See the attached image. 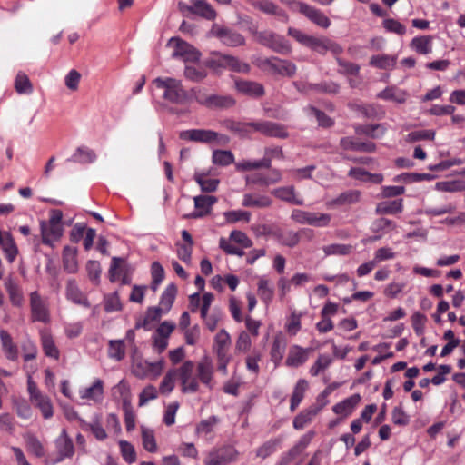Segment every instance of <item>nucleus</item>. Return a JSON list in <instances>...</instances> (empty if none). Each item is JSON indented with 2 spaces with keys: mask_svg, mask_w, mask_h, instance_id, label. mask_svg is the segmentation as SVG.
<instances>
[{
  "mask_svg": "<svg viewBox=\"0 0 465 465\" xmlns=\"http://www.w3.org/2000/svg\"><path fill=\"white\" fill-rule=\"evenodd\" d=\"M288 35L301 45L322 54H324L329 50L335 54H340L342 52V47L340 45L327 37H315L293 27H289Z\"/></svg>",
  "mask_w": 465,
  "mask_h": 465,
  "instance_id": "nucleus-1",
  "label": "nucleus"
},
{
  "mask_svg": "<svg viewBox=\"0 0 465 465\" xmlns=\"http://www.w3.org/2000/svg\"><path fill=\"white\" fill-rule=\"evenodd\" d=\"M40 229L42 242L54 247V243L59 242L64 234L62 211L58 209L51 210L49 220L41 221Z\"/></svg>",
  "mask_w": 465,
  "mask_h": 465,
  "instance_id": "nucleus-2",
  "label": "nucleus"
},
{
  "mask_svg": "<svg viewBox=\"0 0 465 465\" xmlns=\"http://www.w3.org/2000/svg\"><path fill=\"white\" fill-rule=\"evenodd\" d=\"M205 66L216 74H220L225 69L245 74L251 70L248 64L241 62L233 55L223 54L220 52H213L212 56L205 61Z\"/></svg>",
  "mask_w": 465,
  "mask_h": 465,
  "instance_id": "nucleus-3",
  "label": "nucleus"
},
{
  "mask_svg": "<svg viewBox=\"0 0 465 465\" xmlns=\"http://www.w3.org/2000/svg\"><path fill=\"white\" fill-rule=\"evenodd\" d=\"M155 86L163 90V97L172 104H182L187 99V92L183 89L182 82L174 78H156Z\"/></svg>",
  "mask_w": 465,
  "mask_h": 465,
  "instance_id": "nucleus-4",
  "label": "nucleus"
},
{
  "mask_svg": "<svg viewBox=\"0 0 465 465\" xmlns=\"http://www.w3.org/2000/svg\"><path fill=\"white\" fill-rule=\"evenodd\" d=\"M254 40L260 45L266 46L275 53L288 54L292 52V46L288 40L274 32L253 31Z\"/></svg>",
  "mask_w": 465,
  "mask_h": 465,
  "instance_id": "nucleus-5",
  "label": "nucleus"
},
{
  "mask_svg": "<svg viewBox=\"0 0 465 465\" xmlns=\"http://www.w3.org/2000/svg\"><path fill=\"white\" fill-rule=\"evenodd\" d=\"M259 66L271 74L285 77H292L297 71V67L292 62L275 56L263 59L260 62Z\"/></svg>",
  "mask_w": 465,
  "mask_h": 465,
  "instance_id": "nucleus-6",
  "label": "nucleus"
},
{
  "mask_svg": "<svg viewBox=\"0 0 465 465\" xmlns=\"http://www.w3.org/2000/svg\"><path fill=\"white\" fill-rule=\"evenodd\" d=\"M182 140H187L196 143H211L216 140L222 144H226L229 142V137L218 133L206 130V129H191L183 131L180 134Z\"/></svg>",
  "mask_w": 465,
  "mask_h": 465,
  "instance_id": "nucleus-7",
  "label": "nucleus"
},
{
  "mask_svg": "<svg viewBox=\"0 0 465 465\" xmlns=\"http://www.w3.org/2000/svg\"><path fill=\"white\" fill-rule=\"evenodd\" d=\"M291 218L297 223L316 227H326L331 220L329 213L307 212L300 209L293 210Z\"/></svg>",
  "mask_w": 465,
  "mask_h": 465,
  "instance_id": "nucleus-8",
  "label": "nucleus"
},
{
  "mask_svg": "<svg viewBox=\"0 0 465 465\" xmlns=\"http://www.w3.org/2000/svg\"><path fill=\"white\" fill-rule=\"evenodd\" d=\"M195 364L192 361H184L177 371V377L181 381L182 391L183 393H193L199 390L197 378L193 376Z\"/></svg>",
  "mask_w": 465,
  "mask_h": 465,
  "instance_id": "nucleus-9",
  "label": "nucleus"
},
{
  "mask_svg": "<svg viewBox=\"0 0 465 465\" xmlns=\"http://www.w3.org/2000/svg\"><path fill=\"white\" fill-rule=\"evenodd\" d=\"M211 35L218 38L223 45L237 47L245 45V38L241 34L224 26L214 24L210 31Z\"/></svg>",
  "mask_w": 465,
  "mask_h": 465,
  "instance_id": "nucleus-10",
  "label": "nucleus"
},
{
  "mask_svg": "<svg viewBox=\"0 0 465 465\" xmlns=\"http://www.w3.org/2000/svg\"><path fill=\"white\" fill-rule=\"evenodd\" d=\"M238 457V451L232 446H223L222 448L211 450L205 460V465H226L235 461Z\"/></svg>",
  "mask_w": 465,
  "mask_h": 465,
  "instance_id": "nucleus-11",
  "label": "nucleus"
},
{
  "mask_svg": "<svg viewBox=\"0 0 465 465\" xmlns=\"http://www.w3.org/2000/svg\"><path fill=\"white\" fill-rule=\"evenodd\" d=\"M252 130L268 136L280 139H286L289 137L287 127L282 124L272 121H259L252 122Z\"/></svg>",
  "mask_w": 465,
  "mask_h": 465,
  "instance_id": "nucleus-12",
  "label": "nucleus"
},
{
  "mask_svg": "<svg viewBox=\"0 0 465 465\" xmlns=\"http://www.w3.org/2000/svg\"><path fill=\"white\" fill-rule=\"evenodd\" d=\"M174 43V51L173 53V58H181L184 62H198L201 57V53L192 45L187 42L173 37L169 40V44Z\"/></svg>",
  "mask_w": 465,
  "mask_h": 465,
  "instance_id": "nucleus-13",
  "label": "nucleus"
},
{
  "mask_svg": "<svg viewBox=\"0 0 465 465\" xmlns=\"http://www.w3.org/2000/svg\"><path fill=\"white\" fill-rule=\"evenodd\" d=\"M31 404L38 409L45 419H49L54 414V407L50 398L43 394L31 381Z\"/></svg>",
  "mask_w": 465,
  "mask_h": 465,
  "instance_id": "nucleus-14",
  "label": "nucleus"
},
{
  "mask_svg": "<svg viewBox=\"0 0 465 465\" xmlns=\"http://www.w3.org/2000/svg\"><path fill=\"white\" fill-rule=\"evenodd\" d=\"M297 7L301 14L318 26L322 28H328L330 26V19L321 10L302 2H297Z\"/></svg>",
  "mask_w": 465,
  "mask_h": 465,
  "instance_id": "nucleus-15",
  "label": "nucleus"
},
{
  "mask_svg": "<svg viewBox=\"0 0 465 465\" xmlns=\"http://www.w3.org/2000/svg\"><path fill=\"white\" fill-rule=\"evenodd\" d=\"M196 378L209 389L213 388V365L212 359L203 356L196 364Z\"/></svg>",
  "mask_w": 465,
  "mask_h": 465,
  "instance_id": "nucleus-16",
  "label": "nucleus"
},
{
  "mask_svg": "<svg viewBox=\"0 0 465 465\" xmlns=\"http://www.w3.org/2000/svg\"><path fill=\"white\" fill-rule=\"evenodd\" d=\"M361 193L359 190H348L337 197L325 203L328 209H335L342 206H349L360 202Z\"/></svg>",
  "mask_w": 465,
  "mask_h": 465,
  "instance_id": "nucleus-17",
  "label": "nucleus"
},
{
  "mask_svg": "<svg viewBox=\"0 0 465 465\" xmlns=\"http://www.w3.org/2000/svg\"><path fill=\"white\" fill-rule=\"evenodd\" d=\"M55 448L59 456V461L66 458H72L74 454V442L65 430H63L61 434L55 440Z\"/></svg>",
  "mask_w": 465,
  "mask_h": 465,
  "instance_id": "nucleus-18",
  "label": "nucleus"
},
{
  "mask_svg": "<svg viewBox=\"0 0 465 465\" xmlns=\"http://www.w3.org/2000/svg\"><path fill=\"white\" fill-rule=\"evenodd\" d=\"M195 211L191 214L192 218H201L211 213L213 205L217 198L213 195H199L193 198Z\"/></svg>",
  "mask_w": 465,
  "mask_h": 465,
  "instance_id": "nucleus-19",
  "label": "nucleus"
},
{
  "mask_svg": "<svg viewBox=\"0 0 465 465\" xmlns=\"http://www.w3.org/2000/svg\"><path fill=\"white\" fill-rule=\"evenodd\" d=\"M31 318L43 322H49V312L45 302L36 292L31 293Z\"/></svg>",
  "mask_w": 465,
  "mask_h": 465,
  "instance_id": "nucleus-20",
  "label": "nucleus"
},
{
  "mask_svg": "<svg viewBox=\"0 0 465 465\" xmlns=\"http://www.w3.org/2000/svg\"><path fill=\"white\" fill-rule=\"evenodd\" d=\"M312 349H303L298 345H293L290 348L285 364L288 367L297 368L302 365L308 359L309 353Z\"/></svg>",
  "mask_w": 465,
  "mask_h": 465,
  "instance_id": "nucleus-21",
  "label": "nucleus"
},
{
  "mask_svg": "<svg viewBox=\"0 0 465 465\" xmlns=\"http://www.w3.org/2000/svg\"><path fill=\"white\" fill-rule=\"evenodd\" d=\"M272 193L276 198L291 204L301 206L304 203L303 199L297 194L295 188L292 185L276 188L272 192Z\"/></svg>",
  "mask_w": 465,
  "mask_h": 465,
  "instance_id": "nucleus-22",
  "label": "nucleus"
},
{
  "mask_svg": "<svg viewBox=\"0 0 465 465\" xmlns=\"http://www.w3.org/2000/svg\"><path fill=\"white\" fill-rule=\"evenodd\" d=\"M235 86L238 92L252 96V97H262L264 95L265 91L264 87L262 84L253 82V81H247V80H240L235 82Z\"/></svg>",
  "mask_w": 465,
  "mask_h": 465,
  "instance_id": "nucleus-23",
  "label": "nucleus"
},
{
  "mask_svg": "<svg viewBox=\"0 0 465 465\" xmlns=\"http://www.w3.org/2000/svg\"><path fill=\"white\" fill-rule=\"evenodd\" d=\"M193 5L186 6V11L208 20H214L216 12L206 0H192Z\"/></svg>",
  "mask_w": 465,
  "mask_h": 465,
  "instance_id": "nucleus-24",
  "label": "nucleus"
},
{
  "mask_svg": "<svg viewBox=\"0 0 465 465\" xmlns=\"http://www.w3.org/2000/svg\"><path fill=\"white\" fill-rule=\"evenodd\" d=\"M63 267L68 273H75L78 271L77 249L64 246L63 250Z\"/></svg>",
  "mask_w": 465,
  "mask_h": 465,
  "instance_id": "nucleus-25",
  "label": "nucleus"
},
{
  "mask_svg": "<svg viewBox=\"0 0 465 465\" xmlns=\"http://www.w3.org/2000/svg\"><path fill=\"white\" fill-rule=\"evenodd\" d=\"M403 211V200L382 201L377 203L375 213L379 215L398 214Z\"/></svg>",
  "mask_w": 465,
  "mask_h": 465,
  "instance_id": "nucleus-26",
  "label": "nucleus"
},
{
  "mask_svg": "<svg viewBox=\"0 0 465 465\" xmlns=\"http://www.w3.org/2000/svg\"><path fill=\"white\" fill-rule=\"evenodd\" d=\"M340 145L344 150H351L357 152L372 153L376 150L375 143L371 142L361 143L355 141L352 137H343L340 141Z\"/></svg>",
  "mask_w": 465,
  "mask_h": 465,
  "instance_id": "nucleus-27",
  "label": "nucleus"
},
{
  "mask_svg": "<svg viewBox=\"0 0 465 465\" xmlns=\"http://www.w3.org/2000/svg\"><path fill=\"white\" fill-rule=\"evenodd\" d=\"M0 340L2 350L5 355V357L10 361H15L18 358V348L13 342V339L10 334L5 331H0Z\"/></svg>",
  "mask_w": 465,
  "mask_h": 465,
  "instance_id": "nucleus-28",
  "label": "nucleus"
},
{
  "mask_svg": "<svg viewBox=\"0 0 465 465\" xmlns=\"http://www.w3.org/2000/svg\"><path fill=\"white\" fill-rule=\"evenodd\" d=\"M377 97L383 100H389L397 104H404L407 100L408 94L396 86H390L382 90L377 94Z\"/></svg>",
  "mask_w": 465,
  "mask_h": 465,
  "instance_id": "nucleus-29",
  "label": "nucleus"
},
{
  "mask_svg": "<svg viewBox=\"0 0 465 465\" xmlns=\"http://www.w3.org/2000/svg\"><path fill=\"white\" fill-rule=\"evenodd\" d=\"M163 369V362L158 361L155 363H150L148 361H139L134 363L133 365V373L139 377L143 378L146 376L150 371H156V374H159Z\"/></svg>",
  "mask_w": 465,
  "mask_h": 465,
  "instance_id": "nucleus-30",
  "label": "nucleus"
},
{
  "mask_svg": "<svg viewBox=\"0 0 465 465\" xmlns=\"http://www.w3.org/2000/svg\"><path fill=\"white\" fill-rule=\"evenodd\" d=\"M0 247L6 255L7 260L12 262L16 257L17 248L8 232L0 231Z\"/></svg>",
  "mask_w": 465,
  "mask_h": 465,
  "instance_id": "nucleus-31",
  "label": "nucleus"
},
{
  "mask_svg": "<svg viewBox=\"0 0 465 465\" xmlns=\"http://www.w3.org/2000/svg\"><path fill=\"white\" fill-rule=\"evenodd\" d=\"M41 343L43 351L47 357L55 360L59 359V350L54 343L53 336L46 330L41 331Z\"/></svg>",
  "mask_w": 465,
  "mask_h": 465,
  "instance_id": "nucleus-32",
  "label": "nucleus"
},
{
  "mask_svg": "<svg viewBox=\"0 0 465 465\" xmlns=\"http://www.w3.org/2000/svg\"><path fill=\"white\" fill-rule=\"evenodd\" d=\"M360 401L361 396L359 394H353L351 397L345 399L344 401L335 404L332 410L336 414L348 416L352 412L353 409L359 404Z\"/></svg>",
  "mask_w": 465,
  "mask_h": 465,
  "instance_id": "nucleus-33",
  "label": "nucleus"
},
{
  "mask_svg": "<svg viewBox=\"0 0 465 465\" xmlns=\"http://www.w3.org/2000/svg\"><path fill=\"white\" fill-rule=\"evenodd\" d=\"M232 344L230 334L224 330H220L214 337L213 345V353L229 352Z\"/></svg>",
  "mask_w": 465,
  "mask_h": 465,
  "instance_id": "nucleus-34",
  "label": "nucleus"
},
{
  "mask_svg": "<svg viewBox=\"0 0 465 465\" xmlns=\"http://www.w3.org/2000/svg\"><path fill=\"white\" fill-rule=\"evenodd\" d=\"M272 199L266 195L246 193L243 195L242 206L254 208H266L272 205Z\"/></svg>",
  "mask_w": 465,
  "mask_h": 465,
  "instance_id": "nucleus-35",
  "label": "nucleus"
},
{
  "mask_svg": "<svg viewBox=\"0 0 465 465\" xmlns=\"http://www.w3.org/2000/svg\"><path fill=\"white\" fill-rule=\"evenodd\" d=\"M355 133L358 135H367L371 138H379L384 135L386 128L381 124H359L354 127Z\"/></svg>",
  "mask_w": 465,
  "mask_h": 465,
  "instance_id": "nucleus-36",
  "label": "nucleus"
},
{
  "mask_svg": "<svg viewBox=\"0 0 465 465\" xmlns=\"http://www.w3.org/2000/svg\"><path fill=\"white\" fill-rule=\"evenodd\" d=\"M66 296L76 304L89 307L90 304L86 296L80 291L74 281H69L66 286Z\"/></svg>",
  "mask_w": 465,
  "mask_h": 465,
  "instance_id": "nucleus-37",
  "label": "nucleus"
},
{
  "mask_svg": "<svg viewBox=\"0 0 465 465\" xmlns=\"http://www.w3.org/2000/svg\"><path fill=\"white\" fill-rule=\"evenodd\" d=\"M254 6L262 12L269 15H275L280 17L283 22H288V15L280 9L274 3L269 0H262L254 4Z\"/></svg>",
  "mask_w": 465,
  "mask_h": 465,
  "instance_id": "nucleus-38",
  "label": "nucleus"
},
{
  "mask_svg": "<svg viewBox=\"0 0 465 465\" xmlns=\"http://www.w3.org/2000/svg\"><path fill=\"white\" fill-rule=\"evenodd\" d=\"M433 37L431 35H422L414 37L410 45L418 54H428L431 53V43Z\"/></svg>",
  "mask_w": 465,
  "mask_h": 465,
  "instance_id": "nucleus-39",
  "label": "nucleus"
},
{
  "mask_svg": "<svg viewBox=\"0 0 465 465\" xmlns=\"http://www.w3.org/2000/svg\"><path fill=\"white\" fill-rule=\"evenodd\" d=\"M308 389V382L304 379H300L293 390L292 395L291 397V404H290V410L292 411H294L296 408L299 406L301 401H302L304 397V393L306 390Z\"/></svg>",
  "mask_w": 465,
  "mask_h": 465,
  "instance_id": "nucleus-40",
  "label": "nucleus"
},
{
  "mask_svg": "<svg viewBox=\"0 0 465 465\" xmlns=\"http://www.w3.org/2000/svg\"><path fill=\"white\" fill-rule=\"evenodd\" d=\"M223 124L227 130L238 134L241 137L248 136V134L251 133V130L252 129V122L242 123L233 120H225Z\"/></svg>",
  "mask_w": 465,
  "mask_h": 465,
  "instance_id": "nucleus-41",
  "label": "nucleus"
},
{
  "mask_svg": "<svg viewBox=\"0 0 465 465\" xmlns=\"http://www.w3.org/2000/svg\"><path fill=\"white\" fill-rule=\"evenodd\" d=\"M177 294V287L174 283L169 284L161 296L160 308L167 312L171 310Z\"/></svg>",
  "mask_w": 465,
  "mask_h": 465,
  "instance_id": "nucleus-42",
  "label": "nucleus"
},
{
  "mask_svg": "<svg viewBox=\"0 0 465 465\" xmlns=\"http://www.w3.org/2000/svg\"><path fill=\"white\" fill-rule=\"evenodd\" d=\"M286 348V341L282 336H276L271 349V360L278 365L283 358Z\"/></svg>",
  "mask_w": 465,
  "mask_h": 465,
  "instance_id": "nucleus-43",
  "label": "nucleus"
},
{
  "mask_svg": "<svg viewBox=\"0 0 465 465\" xmlns=\"http://www.w3.org/2000/svg\"><path fill=\"white\" fill-rule=\"evenodd\" d=\"M235 100L230 95L210 94L208 108L210 109H225L232 107Z\"/></svg>",
  "mask_w": 465,
  "mask_h": 465,
  "instance_id": "nucleus-44",
  "label": "nucleus"
},
{
  "mask_svg": "<svg viewBox=\"0 0 465 465\" xmlns=\"http://www.w3.org/2000/svg\"><path fill=\"white\" fill-rule=\"evenodd\" d=\"M318 413L316 409H308L301 411L293 420V427L296 430L303 429Z\"/></svg>",
  "mask_w": 465,
  "mask_h": 465,
  "instance_id": "nucleus-45",
  "label": "nucleus"
},
{
  "mask_svg": "<svg viewBox=\"0 0 465 465\" xmlns=\"http://www.w3.org/2000/svg\"><path fill=\"white\" fill-rule=\"evenodd\" d=\"M313 431L308 432L307 434L301 438V440L298 441L296 445H294L292 449L289 450V451L286 454L292 459V460H293L295 458L302 454V452L310 444L312 439L313 438Z\"/></svg>",
  "mask_w": 465,
  "mask_h": 465,
  "instance_id": "nucleus-46",
  "label": "nucleus"
},
{
  "mask_svg": "<svg viewBox=\"0 0 465 465\" xmlns=\"http://www.w3.org/2000/svg\"><path fill=\"white\" fill-rule=\"evenodd\" d=\"M370 64L379 69H392L396 64V58L388 54L373 55Z\"/></svg>",
  "mask_w": 465,
  "mask_h": 465,
  "instance_id": "nucleus-47",
  "label": "nucleus"
},
{
  "mask_svg": "<svg viewBox=\"0 0 465 465\" xmlns=\"http://www.w3.org/2000/svg\"><path fill=\"white\" fill-rule=\"evenodd\" d=\"M164 312L163 309L160 307H150L148 308L145 317L143 320V322H139L136 323L135 327L138 328H144V329H150V323L153 322H157L160 320L162 313Z\"/></svg>",
  "mask_w": 465,
  "mask_h": 465,
  "instance_id": "nucleus-48",
  "label": "nucleus"
},
{
  "mask_svg": "<svg viewBox=\"0 0 465 465\" xmlns=\"http://www.w3.org/2000/svg\"><path fill=\"white\" fill-rule=\"evenodd\" d=\"M273 289L270 287V282L265 278H261L258 282V295L265 303L269 304L273 298Z\"/></svg>",
  "mask_w": 465,
  "mask_h": 465,
  "instance_id": "nucleus-49",
  "label": "nucleus"
},
{
  "mask_svg": "<svg viewBox=\"0 0 465 465\" xmlns=\"http://www.w3.org/2000/svg\"><path fill=\"white\" fill-rule=\"evenodd\" d=\"M194 180L205 193L215 192L219 184L218 179H209L204 173H195Z\"/></svg>",
  "mask_w": 465,
  "mask_h": 465,
  "instance_id": "nucleus-50",
  "label": "nucleus"
},
{
  "mask_svg": "<svg viewBox=\"0 0 465 465\" xmlns=\"http://www.w3.org/2000/svg\"><path fill=\"white\" fill-rule=\"evenodd\" d=\"M103 385V381L97 379L91 387L84 390V391L82 394V398L94 401L101 399L104 393Z\"/></svg>",
  "mask_w": 465,
  "mask_h": 465,
  "instance_id": "nucleus-51",
  "label": "nucleus"
},
{
  "mask_svg": "<svg viewBox=\"0 0 465 465\" xmlns=\"http://www.w3.org/2000/svg\"><path fill=\"white\" fill-rule=\"evenodd\" d=\"M152 282L151 289L153 292H156L160 283L164 278V270L158 262H153L151 265Z\"/></svg>",
  "mask_w": 465,
  "mask_h": 465,
  "instance_id": "nucleus-52",
  "label": "nucleus"
},
{
  "mask_svg": "<svg viewBox=\"0 0 465 465\" xmlns=\"http://www.w3.org/2000/svg\"><path fill=\"white\" fill-rule=\"evenodd\" d=\"M183 74L188 80L198 83L206 78L207 71L200 66L186 65Z\"/></svg>",
  "mask_w": 465,
  "mask_h": 465,
  "instance_id": "nucleus-53",
  "label": "nucleus"
},
{
  "mask_svg": "<svg viewBox=\"0 0 465 465\" xmlns=\"http://www.w3.org/2000/svg\"><path fill=\"white\" fill-rule=\"evenodd\" d=\"M177 378V371L174 369L169 370L163 377L159 391L162 394L170 393L174 388L175 380Z\"/></svg>",
  "mask_w": 465,
  "mask_h": 465,
  "instance_id": "nucleus-54",
  "label": "nucleus"
},
{
  "mask_svg": "<svg viewBox=\"0 0 465 465\" xmlns=\"http://www.w3.org/2000/svg\"><path fill=\"white\" fill-rule=\"evenodd\" d=\"M323 252L325 255H348L350 254L353 247L350 244L333 243L323 247Z\"/></svg>",
  "mask_w": 465,
  "mask_h": 465,
  "instance_id": "nucleus-55",
  "label": "nucleus"
},
{
  "mask_svg": "<svg viewBox=\"0 0 465 465\" xmlns=\"http://www.w3.org/2000/svg\"><path fill=\"white\" fill-rule=\"evenodd\" d=\"M234 156L231 151L215 150L213 153V163L221 166H227L232 163Z\"/></svg>",
  "mask_w": 465,
  "mask_h": 465,
  "instance_id": "nucleus-56",
  "label": "nucleus"
},
{
  "mask_svg": "<svg viewBox=\"0 0 465 465\" xmlns=\"http://www.w3.org/2000/svg\"><path fill=\"white\" fill-rule=\"evenodd\" d=\"M108 354L110 358L116 361L123 360L125 355V346L124 341L121 340L110 341Z\"/></svg>",
  "mask_w": 465,
  "mask_h": 465,
  "instance_id": "nucleus-57",
  "label": "nucleus"
},
{
  "mask_svg": "<svg viewBox=\"0 0 465 465\" xmlns=\"http://www.w3.org/2000/svg\"><path fill=\"white\" fill-rule=\"evenodd\" d=\"M237 169L240 171H251L260 168L270 169V161L269 159H261L259 161H244L237 163Z\"/></svg>",
  "mask_w": 465,
  "mask_h": 465,
  "instance_id": "nucleus-58",
  "label": "nucleus"
},
{
  "mask_svg": "<svg viewBox=\"0 0 465 465\" xmlns=\"http://www.w3.org/2000/svg\"><path fill=\"white\" fill-rule=\"evenodd\" d=\"M280 440L274 439L270 440L264 442L262 446H260L256 450V456L264 460L272 453H273L280 443Z\"/></svg>",
  "mask_w": 465,
  "mask_h": 465,
  "instance_id": "nucleus-59",
  "label": "nucleus"
},
{
  "mask_svg": "<svg viewBox=\"0 0 465 465\" xmlns=\"http://www.w3.org/2000/svg\"><path fill=\"white\" fill-rule=\"evenodd\" d=\"M142 440L143 448L149 452H155L157 445L153 431L152 430L142 428Z\"/></svg>",
  "mask_w": 465,
  "mask_h": 465,
  "instance_id": "nucleus-60",
  "label": "nucleus"
},
{
  "mask_svg": "<svg viewBox=\"0 0 465 465\" xmlns=\"http://www.w3.org/2000/svg\"><path fill=\"white\" fill-rule=\"evenodd\" d=\"M331 363V358L329 355H320L315 363L310 369L311 375L317 376L321 371L326 370Z\"/></svg>",
  "mask_w": 465,
  "mask_h": 465,
  "instance_id": "nucleus-61",
  "label": "nucleus"
},
{
  "mask_svg": "<svg viewBox=\"0 0 465 465\" xmlns=\"http://www.w3.org/2000/svg\"><path fill=\"white\" fill-rule=\"evenodd\" d=\"M252 347V340L250 334L242 331L239 333L235 342V351L238 352H246Z\"/></svg>",
  "mask_w": 465,
  "mask_h": 465,
  "instance_id": "nucleus-62",
  "label": "nucleus"
},
{
  "mask_svg": "<svg viewBox=\"0 0 465 465\" xmlns=\"http://www.w3.org/2000/svg\"><path fill=\"white\" fill-rule=\"evenodd\" d=\"M224 217L226 222L230 223H234L239 221H244L248 223L251 218V213L242 210L228 211L224 213Z\"/></svg>",
  "mask_w": 465,
  "mask_h": 465,
  "instance_id": "nucleus-63",
  "label": "nucleus"
},
{
  "mask_svg": "<svg viewBox=\"0 0 465 465\" xmlns=\"http://www.w3.org/2000/svg\"><path fill=\"white\" fill-rule=\"evenodd\" d=\"M119 445L124 460L127 463H134L136 460V453L134 446L125 440H120Z\"/></svg>",
  "mask_w": 465,
  "mask_h": 465,
  "instance_id": "nucleus-64",
  "label": "nucleus"
}]
</instances>
